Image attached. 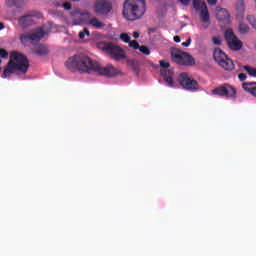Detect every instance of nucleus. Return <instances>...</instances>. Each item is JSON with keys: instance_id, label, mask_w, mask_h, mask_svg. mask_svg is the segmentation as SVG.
<instances>
[{"instance_id": "30", "label": "nucleus", "mask_w": 256, "mask_h": 256, "mask_svg": "<svg viewBox=\"0 0 256 256\" xmlns=\"http://www.w3.org/2000/svg\"><path fill=\"white\" fill-rule=\"evenodd\" d=\"M0 57L2 59H7V57H9V52L3 48H0Z\"/></svg>"}, {"instance_id": "41", "label": "nucleus", "mask_w": 256, "mask_h": 256, "mask_svg": "<svg viewBox=\"0 0 256 256\" xmlns=\"http://www.w3.org/2000/svg\"><path fill=\"white\" fill-rule=\"evenodd\" d=\"M8 5H11L12 3H15V0H7Z\"/></svg>"}, {"instance_id": "40", "label": "nucleus", "mask_w": 256, "mask_h": 256, "mask_svg": "<svg viewBox=\"0 0 256 256\" xmlns=\"http://www.w3.org/2000/svg\"><path fill=\"white\" fill-rule=\"evenodd\" d=\"M2 29H5V24H3V22H0V31H2Z\"/></svg>"}, {"instance_id": "3", "label": "nucleus", "mask_w": 256, "mask_h": 256, "mask_svg": "<svg viewBox=\"0 0 256 256\" xmlns=\"http://www.w3.org/2000/svg\"><path fill=\"white\" fill-rule=\"evenodd\" d=\"M102 49L114 61H123V59H127L125 50L113 42L105 43Z\"/></svg>"}, {"instance_id": "17", "label": "nucleus", "mask_w": 256, "mask_h": 256, "mask_svg": "<svg viewBox=\"0 0 256 256\" xmlns=\"http://www.w3.org/2000/svg\"><path fill=\"white\" fill-rule=\"evenodd\" d=\"M213 57H214V60L216 61V63H218V65L221 63V61H224L226 59L227 54H225V52H223V50H221V48H216L214 50V53H213Z\"/></svg>"}, {"instance_id": "6", "label": "nucleus", "mask_w": 256, "mask_h": 256, "mask_svg": "<svg viewBox=\"0 0 256 256\" xmlns=\"http://www.w3.org/2000/svg\"><path fill=\"white\" fill-rule=\"evenodd\" d=\"M178 83L181 85L186 91H199V82L197 80L191 78L187 72H183L178 77Z\"/></svg>"}, {"instance_id": "25", "label": "nucleus", "mask_w": 256, "mask_h": 256, "mask_svg": "<svg viewBox=\"0 0 256 256\" xmlns=\"http://www.w3.org/2000/svg\"><path fill=\"white\" fill-rule=\"evenodd\" d=\"M247 21L250 23V25L256 29V19L254 15H248L247 16Z\"/></svg>"}, {"instance_id": "20", "label": "nucleus", "mask_w": 256, "mask_h": 256, "mask_svg": "<svg viewBox=\"0 0 256 256\" xmlns=\"http://www.w3.org/2000/svg\"><path fill=\"white\" fill-rule=\"evenodd\" d=\"M236 11L238 13V17H243L245 13V1L244 0H238L236 3Z\"/></svg>"}, {"instance_id": "7", "label": "nucleus", "mask_w": 256, "mask_h": 256, "mask_svg": "<svg viewBox=\"0 0 256 256\" xmlns=\"http://www.w3.org/2000/svg\"><path fill=\"white\" fill-rule=\"evenodd\" d=\"M43 37H45V30H43V28H37L32 33L22 34L20 36V41L23 45L26 43H39Z\"/></svg>"}, {"instance_id": "21", "label": "nucleus", "mask_w": 256, "mask_h": 256, "mask_svg": "<svg viewBox=\"0 0 256 256\" xmlns=\"http://www.w3.org/2000/svg\"><path fill=\"white\" fill-rule=\"evenodd\" d=\"M238 30H239V33H241L242 35H245L249 33V26L245 23H240L238 26Z\"/></svg>"}, {"instance_id": "34", "label": "nucleus", "mask_w": 256, "mask_h": 256, "mask_svg": "<svg viewBox=\"0 0 256 256\" xmlns=\"http://www.w3.org/2000/svg\"><path fill=\"white\" fill-rule=\"evenodd\" d=\"M214 45H221V39L217 38V37H213L212 39Z\"/></svg>"}, {"instance_id": "13", "label": "nucleus", "mask_w": 256, "mask_h": 256, "mask_svg": "<svg viewBox=\"0 0 256 256\" xmlns=\"http://www.w3.org/2000/svg\"><path fill=\"white\" fill-rule=\"evenodd\" d=\"M135 11V0H126L123 5V16L127 21H134L131 15H134Z\"/></svg>"}, {"instance_id": "9", "label": "nucleus", "mask_w": 256, "mask_h": 256, "mask_svg": "<svg viewBox=\"0 0 256 256\" xmlns=\"http://www.w3.org/2000/svg\"><path fill=\"white\" fill-rule=\"evenodd\" d=\"M160 67H162L163 70L160 71L162 77L164 78V81L167 83L168 87H175V81L173 80L174 72L173 70H167L170 67L169 62L165 60L160 61Z\"/></svg>"}, {"instance_id": "19", "label": "nucleus", "mask_w": 256, "mask_h": 256, "mask_svg": "<svg viewBox=\"0 0 256 256\" xmlns=\"http://www.w3.org/2000/svg\"><path fill=\"white\" fill-rule=\"evenodd\" d=\"M33 53L34 55H38V57H45V55H49V49L45 45H39Z\"/></svg>"}, {"instance_id": "10", "label": "nucleus", "mask_w": 256, "mask_h": 256, "mask_svg": "<svg viewBox=\"0 0 256 256\" xmlns=\"http://www.w3.org/2000/svg\"><path fill=\"white\" fill-rule=\"evenodd\" d=\"M111 9H113V6L111 2L107 0H96L94 4V12L96 15H109Z\"/></svg>"}, {"instance_id": "32", "label": "nucleus", "mask_w": 256, "mask_h": 256, "mask_svg": "<svg viewBox=\"0 0 256 256\" xmlns=\"http://www.w3.org/2000/svg\"><path fill=\"white\" fill-rule=\"evenodd\" d=\"M73 25H83V18L79 17L73 20Z\"/></svg>"}, {"instance_id": "16", "label": "nucleus", "mask_w": 256, "mask_h": 256, "mask_svg": "<svg viewBox=\"0 0 256 256\" xmlns=\"http://www.w3.org/2000/svg\"><path fill=\"white\" fill-rule=\"evenodd\" d=\"M216 17L218 21H229L231 18V14H229V11L225 8L218 9V13L216 14Z\"/></svg>"}, {"instance_id": "15", "label": "nucleus", "mask_w": 256, "mask_h": 256, "mask_svg": "<svg viewBox=\"0 0 256 256\" xmlns=\"http://www.w3.org/2000/svg\"><path fill=\"white\" fill-rule=\"evenodd\" d=\"M218 65L225 71H233L235 69V64L233 63V60L229 58V56L226 57L224 61H221V63Z\"/></svg>"}, {"instance_id": "12", "label": "nucleus", "mask_w": 256, "mask_h": 256, "mask_svg": "<svg viewBox=\"0 0 256 256\" xmlns=\"http://www.w3.org/2000/svg\"><path fill=\"white\" fill-rule=\"evenodd\" d=\"M145 11V0H134V14L130 15V17H133L134 21H137V19H141L145 15Z\"/></svg>"}, {"instance_id": "31", "label": "nucleus", "mask_w": 256, "mask_h": 256, "mask_svg": "<svg viewBox=\"0 0 256 256\" xmlns=\"http://www.w3.org/2000/svg\"><path fill=\"white\" fill-rule=\"evenodd\" d=\"M62 7H64V9H65L66 11H71V9H72V5H71L70 2H64V3L62 4Z\"/></svg>"}, {"instance_id": "22", "label": "nucleus", "mask_w": 256, "mask_h": 256, "mask_svg": "<svg viewBox=\"0 0 256 256\" xmlns=\"http://www.w3.org/2000/svg\"><path fill=\"white\" fill-rule=\"evenodd\" d=\"M244 71H247L248 75L251 77H256V68H253L249 65L243 66Z\"/></svg>"}, {"instance_id": "24", "label": "nucleus", "mask_w": 256, "mask_h": 256, "mask_svg": "<svg viewBox=\"0 0 256 256\" xmlns=\"http://www.w3.org/2000/svg\"><path fill=\"white\" fill-rule=\"evenodd\" d=\"M120 39L123 41V43H129L131 41V36H129L127 33H121Z\"/></svg>"}, {"instance_id": "1", "label": "nucleus", "mask_w": 256, "mask_h": 256, "mask_svg": "<svg viewBox=\"0 0 256 256\" xmlns=\"http://www.w3.org/2000/svg\"><path fill=\"white\" fill-rule=\"evenodd\" d=\"M65 65L69 71H80V73H91V71H94V73L104 75V77H116V75H119V71L113 65L108 64L103 67L85 54L74 55L66 61Z\"/></svg>"}, {"instance_id": "2", "label": "nucleus", "mask_w": 256, "mask_h": 256, "mask_svg": "<svg viewBox=\"0 0 256 256\" xmlns=\"http://www.w3.org/2000/svg\"><path fill=\"white\" fill-rule=\"evenodd\" d=\"M29 70V60L26 55L19 52H11L10 60L3 71V79H7L9 75L19 71L20 73H27Z\"/></svg>"}, {"instance_id": "11", "label": "nucleus", "mask_w": 256, "mask_h": 256, "mask_svg": "<svg viewBox=\"0 0 256 256\" xmlns=\"http://www.w3.org/2000/svg\"><path fill=\"white\" fill-rule=\"evenodd\" d=\"M72 15H86V17H90V19L86 21V25H90V27H93L94 29H103L105 27V22L99 20V18L95 16H91L90 12H72Z\"/></svg>"}, {"instance_id": "37", "label": "nucleus", "mask_w": 256, "mask_h": 256, "mask_svg": "<svg viewBox=\"0 0 256 256\" xmlns=\"http://www.w3.org/2000/svg\"><path fill=\"white\" fill-rule=\"evenodd\" d=\"M208 4H210L211 6L213 5H217V0H207Z\"/></svg>"}, {"instance_id": "27", "label": "nucleus", "mask_w": 256, "mask_h": 256, "mask_svg": "<svg viewBox=\"0 0 256 256\" xmlns=\"http://www.w3.org/2000/svg\"><path fill=\"white\" fill-rule=\"evenodd\" d=\"M126 63H127V65H128L129 67H131L134 71L137 69V65L135 64V60H133V59H128V60L126 61Z\"/></svg>"}, {"instance_id": "4", "label": "nucleus", "mask_w": 256, "mask_h": 256, "mask_svg": "<svg viewBox=\"0 0 256 256\" xmlns=\"http://www.w3.org/2000/svg\"><path fill=\"white\" fill-rule=\"evenodd\" d=\"M171 57L172 61H174V63H178V65H186L190 67H193V65H195V58H193L191 54L183 52L179 49H172Z\"/></svg>"}, {"instance_id": "8", "label": "nucleus", "mask_w": 256, "mask_h": 256, "mask_svg": "<svg viewBox=\"0 0 256 256\" xmlns=\"http://www.w3.org/2000/svg\"><path fill=\"white\" fill-rule=\"evenodd\" d=\"M225 39L232 51H241L243 49V42L237 38L233 30H226Z\"/></svg>"}, {"instance_id": "33", "label": "nucleus", "mask_w": 256, "mask_h": 256, "mask_svg": "<svg viewBox=\"0 0 256 256\" xmlns=\"http://www.w3.org/2000/svg\"><path fill=\"white\" fill-rule=\"evenodd\" d=\"M238 79H239V81H245V80L247 79V74H245V73H240V74L238 75Z\"/></svg>"}, {"instance_id": "18", "label": "nucleus", "mask_w": 256, "mask_h": 256, "mask_svg": "<svg viewBox=\"0 0 256 256\" xmlns=\"http://www.w3.org/2000/svg\"><path fill=\"white\" fill-rule=\"evenodd\" d=\"M18 23L23 28L29 27L33 23V14L22 16L20 19H18Z\"/></svg>"}, {"instance_id": "23", "label": "nucleus", "mask_w": 256, "mask_h": 256, "mask_svg": "<svg viewBox=\"0 0 256 256\" xmlns=\"http://www.w3.org/2000/svg\"><path fill=\"white\" fill-rule=\"evenodd\" d=\"M138 49L140 53H143V55H151V50L145 45L140 46Z\"/></svg>"}, {"instance_id": "35", "label": "nucleus", "mask_w": 256, "mask_h": 256, "mask_svg": "<svg viewBox=\"0 0 256 256\" xmlns=\"http://www.w3.org/2000/svg\"><path fill=\"white\" fill-rule=\"evenodd\" d=\"M191 45V38H188L185 42L182 43V47H189Z\"/></svg>"}, {"instance_id": "29", "label": "nucleus", "mask_w": 256, "mask_h": 256, "mask_svg": "<svg viewBox=\"0 0 256 256\" xmlns=\"http://www.w3.org/2000/svg\"><path fill=\"white\" fill-rule=\"evenodd\" d=\"M129 43V47H132V49H139V42L137 40H132Z\"/></svg>"}, {"instance_id": "36", "label": "nucleus", "mask_w": 256, "mask_h": 256, "mask_svg": "<svg viewBox=\"0 0 256 256\" xmlns=\"http://www.w3.org/2000/svg\"><path fill=\"white\" fill-rule=\"evenodd\" d=\"M182 5H189L191 3V0H180Z\"/></svg>"}, {"instance_id": "39", "label": "nucleus", "mask_w": 256, "mask_h": 256, "mask_svg": "<svg viewBox=\"0 0 256 256\" xmlns=\"http://www.w3.org/2000/svg\"><path fill=\"white\" fill-rule=\"evenodd\" d=\"M134 39H139V32H133Z\"/></svg>"}, {"instance_id": "14", "label": "nucleus", "mask_w": 256, "mask_h": 256, "mask_svg": "<svg viewBox=\"0 0 256 256\" xmlns=\"http://www.w3.org/2000/svg\"><path fill=\"white\" fill-rule=\"evenodd\" d=\"M199 11H200V19L204 23L203 27L204 29H207L209 25H211V20L209 17V9L207 8V4L205 2H201Z\"/></svg>"}, {"instance_id": "5", "label": "nucleus", "mask_w": 256, "mask_h": 256, "mask_svg": "<svg viewBox=\"0 0 256 256\" xmlns=\"http://www.w3.org/2000/svg\"><path fill=\"white\" fill-rule=\"evenodd\" d=\"M212 95H218L219 97H226L227 99H237V89L231 86V84H222L212 90Z\"/></svg>"}, {"instance_id": "26", "label": "nucleus", "mask_w": 256, "mask_h": 256, "mask_svg": "<svg viewBox=\"0 0 256 256\" xmlns=\"http://www.w3.org/2000/svg\"><path fill=\"white\" fill-rule=\"evenodd\" d=\"M85 35H87V37L91 35V32H89V28H84L83 31L79 32V39H85Z\"/></svg>"}, {"instance_id": "38", "label": "nucleus", "mask_w": 256, "mask_h": 256, "mask_svg": "<svg viewBox=\"0 0 256 256\" xmlns=\"http://www.w3.org/2000/svg\"><path fill=\"white\" fill-rule=\"evenodd\" d=\"M175 43H181V37L180 36H174Z\"/></svg>"}, {"instance_id": "28", "label": "nucleus", "mask_w": 256, "mask_h": 256, "mask_svg": "<svg viewBox=\"0 0 256 256\" xmlns=\"http://www.w3.org/2000/svg\"><path fill=\"white\" fill-rule=\"evenodd\" d=\"M192 5L196 11H199L201 9V2L200 0H193Z\"/></svg>"}]
</instances>
